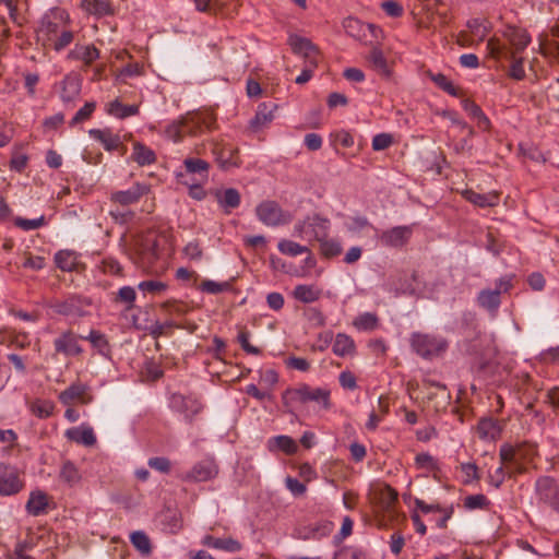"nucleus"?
I'll return each mask as SVG.
<instances>
[{
	"label": "nucleus",
	"instance_id": "obj_36",
	"mask_svg": "<svg viewBox=\"0 0 559 559\" xmlns=\"http://www.w3.org/2000/svg\"><path fill=\"white\" fill-rule=\"evenodd\" d=\"M218 204L224 207L227 212L230 209H236L240 204V194L238 190L228 188L224 191H217L215 193Z\"/></svg>",
	"mask_w": 559,
	"mask_h": 559
},
{
	"label": "nucleus",
	"instance_id": "obj_56",
	"mask_svg": "<svg viewBox=\"0 0 559 559\" xmlns=\"http://www.w3.org/2000/svg\"><path fill=\"white\" fill-rule=\"evenodd\" d=\"M147 464L151 468L164 474H168L171 469V462L164 456L151 457Z\"/></svg>",
	"mask_w": 559,
	"mask_h": 559
},
{
	"label": "nucleus",
	"instance_id": "obj_15",
	"mask_svg": "<svg viewBox=\"0 0 559 559\" xmlns=\"http://www.w3.org/2000/svg\"><path fill=\"white\" fill-rule=\"evenodd\" d=\"M81 336L75 334L72 330L62 332L55 341L53 347L56 354H63L66 356H79L83 353L79 341Z\"/></svg>",
	"mask_w": 559,
	"mask_h": 559
},
{
	"label": "nucleus",
	"instance_id": "obj_8",
	"mask_svg": "<svg viewBox=\"0 0 559 559\" xmlns=\"http://www.w3.org/2000/svg\"><path fill=\"white\" fill-rule=\"evenodd\" d=\"M136 259L144 270L152 269L159 259V238L154 234L144 236L135 248Z\"/></svg>",
	"mask_w": 559,
	"mask_h": 559
},
{
	"label": "nucleus",
	"instance_id": "obj_2",
	"mask_svg": "<svg viewBox=\"0 0 559 559\" xmlns=\"http://www.w3.org/2000/svg\"><path fill=\"white\" fill-rule=\"evenodd\" d=\"M537 454L536 445L528 442L515 445L503 443L499 450L500 463L507 465L509 478H516L519 475L525 474Z\"/></svg>",
	"mask_w": 559,
	"mask_h": 559
},
{
	"label": "nucleus",
	"instance_id": "obj_34",
	"mask_svg": "<svg viewBox=\"0 0 559 559\" xmlns=\"http://www.w3.org/2000/svg\"><path fill=\"white\" fill-rule=\"evenodd\" d=\"M131 158L140 166L151 165L156 162V154L142 142H135Z\"/></svg>",
	"mask_w": 559,
	"mask_h": 559
},
{
	"label": "nucleus",
	"instance_id": "obj_22",
	"mask_svg": "<svg viewBox=\"0 0 559 559\" xmlns=\"http://www.w3.org/2000/svg\"><path fill=\"white\" fill-rule=\"evenodd\" d=\"M277 105L272 102H264L258 106L255 116L250 121V128L253 131H259L266 127L274 119V112Z\"/></svg>",
	"mask_w": 559,
	"mask_h": 559
},
{
	"label": "nucleus",
	"instance_id": "obj_57",
	"mask_svg": "<svg viewBox=\"0 0 559 559\" xmlns=\"http://www.w3.org/2000/svg\"><path fill=\"white\" fill-rule=\"evenodd\" d=\"M185 255L190 260L199 261L202 259L203 250L198 240L190 241L183 248Z\"/></svg>",
	"mask_w": 559,
	"mask_h": 559
},
{
	"label": "nucleus",
	"instance_id": "obj_51",
	"mask_svg": "<svg viewBox=\"0 0 559 559\" xmlns=\"http://www.w3.org/2000/svg\"><path fill=\"white\" fill-rule=\"evenodd\" d=\"M200 289L209 294H219L230 289V284L228 282L216 283L214 281L206 280L201 283Z\"/></svg>",
	"mask_w": 559,
	"mask_h": 559
},
{
	"label": "nucleus",
	"instance_id": "obj_5",
	"mask_svg": "<svg viewBox=\"0 0 559 559\" xmlns=\"http://www.w3.org/2000/svg\"><path fill=\"white\" fill-rule=\"evenodd\" d=\"M412 349L425 359H431L444 353L447 340L428 333L415 332L409 338Z\"/></svg>",
	"mask_w": 559,
	"mask_h": 559
},
{
	"label": "nucleus",
	"instance_id": "obj_11",
	"mask_svg": "<svg viewBox=\"0 0 559 559\" xmlns=\"http://www.w3.org/2000/svg\"><path fill=\"white\" fill-rule=\"evenodd\" d=\"M535 488L538 500L559 512V483L552 477L542 476Z\"/></svg>",
	"mask_w": 559,
	"mask_h": 559
},
{
	"label": "nucleus",
	"instance_id": "obj_43",
	"mask_svg": "<svg viewBox=\"0 0 559 559\" xmlns=\"http://www.w3.org/2000/svg\"><path fill=\"white\" fill-rule=\"evenodd\" d=\"M428 76L439 88L447 92L448 94H450L452 96L460 95V92H461L460 88L456 87L452 83V81H450L444 74L428 72Z\"/></svg>",
	"mask_w": 559,
	"mask_h": 559
},
{
	"label": "nucleus",
	"instance_id": "obj_54",
	"mask_svg": "<svg viewBox=\"0 0 559 559\" xmlns=\"http://www.w3.org/2000/svg\"><path fill=\"white\" fill-rule=\"evenodd\" d=\"M14 224L15 226L22 228L23 230H33L41 227L45 224V217L40 216L35 219L16 217Z\"/></svg>",
	"mask_w": 559,
	"mask_h": 559
},
{
	"label": "nucleus",
	"instance_id": "obj_21",
	"mask_svg": "<svg viewBox=\"0 0 559 559\" xmlns=\"http://www.w3.org/2000/svg\"><path fill=\"white\" fill-rule=\"evenodd\" d=\"M185 171L178 175H187L190 180L207 181L210 165L201 158H186L183 160Z\"/></svg>",
	"mask_w": 559,
	"mask_h": 559
},
{
	"label": "nucleus",
	"instance_id": "obj_55",
	"mask_svg": "<svg viewBox=\"0 0 559 559\" xmlns=\"http://www.w3.org/2000/svg\"><path fill=\"white\" fill-rule=\"evenodd\" d=\"M333 559H365V552L353 547H343L335 552Z\"/></svg>",
	"mask_w": 559,
	"mask_h": 559
},
{
	"label": "nucleus",
	"instance_id": "obj_37",
	"mask_svg": "<svg viewBox=\"0 0 559 559\" xmlns=\"http://www.w3.org/2000/svg\"><path fill=\"white\" fill-rule=\"evenodd\" d=\"M274 448L281 450L287 455H293L298 450L296 441L288 436H277L272 438L269 442V449L272 451Z\"/></svg>",
	"mask_w": 559,
	"mask_h": 559
},
{
	"label": "nucleus",
	"instance_id": "obj_42",
	"mask_svg": "<svg viewBox=\"0 0 559 559\" xmlns=\"http://www.w3.org/2000/svg\"><path fill=\"white\" fill-rule=\"evenodd\" d=\"M353 325L361 331H373L379 326V318L376 313L365 312L354 320Z\"/></svg>",
	"mask_w": 559,
	"mask_h": 559
},
{
	"label": "nucleus",
	"instance_id": "obj_41",
	"mask_svg": "<svg viewBox=\"0 0 559 559\" xmlns=\"http://www.w3.org/2000/svg\"><path fill=\"white\" fill-rule=\"evenodd\" d=\"M329 221L320 217L319 215H314L312 217H307L304 221L298 222L295 225V231L297 235L302 236L309 233V226H321L324 231L328 229Z\"/></svg>",
	"mask_w": 559,
	"mask_h": 559
},
{
	"label": "nucleus",
	"instance_id": "obj_7",
	"mask_svg": "<svg viewBox=\"0 0 559 559\" xmlns=\"http://www.w3.org/2000/svg\"><path fill=\"white\" fill-rule=\"evenodd\" d=\"M24 487V473L15 466L0 463V496H15Z\"/></svg>",
	"mask_w": 559,
	"mask_h": 559
},
{
	"label": "nucleus",
	"instance_id": "obj_44",
	"mask_svg": "<svg viewBox=\"0 0 559 559\" xmlns=\"http://www.w3.org/2000/svg\"><path fill=\"white\" fill-rule=\"evenodd\" d=\"M318 241L320 242V253L325 259H332L342 253V246L338 241L325 237L318 239Z\"/></svg>",
	"mask_w": 559,
	"mask_h": 559
},
{
	"label": "nucleus",
	"instance_id": "obj_18",
	"mask_svg": "<svg viewBox=\"0 0 559 559\" xmlns=\"http://www.w3.org/2000/svg\"><path fill=\"white\" fill-rule=\"evenodd\" d=\"M412 233L411 226H396L384 230L379 236V240L385 247L401 248L408 242Z\"/></svg>",
	"mask_w": 559,
	"mask_h": 559
},
{
	"label": "nucleus",
	"instance_id": "obj_4",
	"mask_svg": "<svg viewBox=\"0 0 559 559\" xmlns=\"http://www.w3.org/2000/svg\"><path fill=\"white\" fill-rule=\"evenodd\" d=\"M506 37L511 46V50L499 45V43L490 39L487 44L490 55L493 58H513L518 53L522 52L531 41V37L526 31L521 28H509L506 32Z\"/></svg>",
	"mask_w": 559,
	"mask_h": 559
},
{
	"label": "nucleus",
	"instance_id": "obj_16",
	"mask_svg": "<svg viewBox=\"0 0 559 559\" xmlns=\"http://www.w3.org/2000/svg\"><path fill=\"white\" fill-rule=\"evenodd\" d=\"M218 468L213 461H202L197 463L191 471L181 476L183 481L201 483L215 478Z\"/></svg>",
	"mask_w": 559,
	"mask_h": 559
},
{
	"label": "nucleus",
	"instance_id": "obj_33",
	"mask_svg": "<svg viewBox=\"0 0 559 559\" xmlns=\"http://www.w3.org/2000/svg\"><path fill=\"white\" fill-rule=\"evenodd\" d=\"M81 7L87 13L97 16L114 14V9L107 0H82Z\"/></svg>",
	"mask_w": 559,
	"mask_h": 559
},
{
	"label": "nucleus",
	"instance_id": "obj_46",
	"mask_svg": "<svg viewBox=\"0 0 559 559\" xmlns=\"http://www.w3.org/2000/svg\"><path fill=\"white\" fill-rule=\"evenodd\" d=\"M368 61L376 71L388 75V63L381 49L373 47L368 56Z\"/></svg>",
	"mask_w": 559,
	"mask_h": 559
},
{
	"label": "nucleus",
	"instance_id": "obj_20",
	"mask_svg": "<svg viewBox=\"0 0 559 559\" xmlns=\"http://www.w3.org/2000/svg\"><path fill=\"white\" fill-rule=\"evenodd\" d=\"M171 406L179 413L183 414L185 417L192 421L193 417L198 415L203 406L194 397L183 396L180 394H174L171 397Z\"/></svg>",
	"mask_w": 559,
	"mask_h": 559
},
{
	"label": "nucleus",
	"instance_id": "obj_45",
	"mask_svg": "<svg viewBox=\"0 0 559 559\" xmlns=\"http://www.w3.org/2000/svg\"><path fill=\"white\" fill-rule=\"evenodd\" d=\"M60 478L68 485L74 486L81 480V474L71 461H67L61 467Z\"/></svg>",
	"mask_w": 559,
	"mask_h": 559
},
{
	"label": "nucleus",
	"instance_id": "obj_26",
	"mask_svg": "<svg viewBox=\"0 0 559 559\" xmlns=\"http://www.w3.org/2000/svg\"><path fill=\"white\" fill-rule=\"evenodd\" d=\"M278 250L286 255L296 257L298 254H307L306 263L310 266L314 265V260L312 258L311 250L306 247L301 246L293 240L283 239L277 245Z\"/></svg>",
	"mask_w": 559,
	"mask_h": 559
},
{
	"label": "nucleus",
	"instance_id": "obj_6",
	"mask_svg": "<svg viewBox=\"0 0 559 559\" xmlns=\"http://www.w3.org/2000/svg\"><path fill=\"white\" fill-rule=\"evenodd\" d=\"M207 129L209 123L200 115H192L181 121L171 123L166 133L169 139L179 140L187 136H203Z\"/></svg>",
	"mask_w": 559,
	"mask_h": 559
},
{
	"label": "nucleus",
	"instance_id": "obj_19",
	"mask_svg": "<svg viewBox=\"0 0 559 559\" xmlns=\"http://www.w3.org/2000/svg\"><path fill=\"white\" fill-rule=\"evenodd\" d=\"M288 44L295 53L301 55L312 67H317L319 52L308 38L292 35L289 36Z\"/></svg>",
	"mask_w": 559,
	"mask_h": 559
},
{
	"label": "nucleus",
	"instance_id": "obj_35",
	"mask_svg": "<svg viewBox=\"0 0 559 559\" xmlns=\"http://www.w3.org/2000/svg\"><path fill=\"white\" fill-rule=\"evenodd\" d=\"M293 296L298 301L310 304L317 301L321 296V290L314 285H297Z\"/></svg>",
	"mask_w": 559,
	"mask_h": 559
},
{
	"label": "nucleus",
	"instance_id": "obj_52",
	"mask_svg": "<svg viewBox=\"0 0 559 559\" xmlns=\"http://www.w3.org/2000/svg\"><path fill=\"white\" fill-rule=\"evenodd\" d=\"M90 341L94 347H96L99 353L104 354V352L108 348V342L103 333L96 330H92L88 336L84 337Z\"/></svg>",
	"mask_w": 559,
	"mask_h": 559
},
{
	"label": "nucleus",
	"instance_id": "obj_24",
	"mask_svg": "<svg viewBox=\"0 0 559 559\" xmlns=\"http://www.w3.org/2000/svg\"><path fill=\"white\" fill-rule=\"evenodd\" d=\"M50 497L43 490H33L29 493L28 501L26 502L25 509L28 514L38 516L47 511L49 506Z\"/></svg>",
	"mask_w": 559,
	"mask_h": 559
},
{
	"label": "nucleus",
	"instance_id": "obj_53",
	"mask_svg": "<svg viewBox=\"0 0 559 559\" xmlns=\"http://www.w3.org/2000/svg\"><path fill=\"white\" fill-rule=\"evenodd\" d=\"M506 477H508L507 465L503 463H500V466L495 472H490L488 474V481L495 488H499L502 485V483L504 481Z\"/></svg>",
	"mask_w": 559,
	"mask_h": 559
},
{
	"label": "nucleus",
	"instance_id": "obj_10",
	"mask_svg": "<svg viewBox=\"0 0 559 559\" xmlns=\"http://www.w3.org/2000/svg\"><path fill=\"white\" fill-rule=\"evenodd\" d=\"M212 152L223 170L238 167L241 163L239 150L233 142H213Z\"/></svg>",
	"mask_w": 559,
	"mask_h": 559
},
{
	"label": "nucleus",
	"instance_id": "obj_31",
	"mask_svg": "<svg viewBox=\"0 0 559 559\" xmlns=\"http://www.w3.org/2000/svg\"><path fill=\"white\" fill-rule=\"evenodd\" d=\"M332 350L336 356L340 357L352 356L356 352V345L349 335L345 333H337Z\"/></svg>",
	"mask_w": 559,
	"mask_h": 559
},
{
	"label": "nucleus",
	"instance_id": "obj_32",
	"mask_svg": "<svg viewBox=\"0 0 559 559\" xmlns=\"http://www.w3.org/2000/svg\"><path fill=\"white\" fill-rule=\"evenodd\" d=\"M55 262L57 266L63 272L78 271L81 265L78 261L76 254L69 250H61L56 253Z\"/></svg>",
	"mask_w": 559,
	"mask_h": 559
},
{
	"label": "nucleus",
	"instance_id": "obj_30",
	"mask_svg": "<svg viewBox=\"0 0 559 559\" xmlns=\"http://www.w3.org/2000/svg\"><path fill=\"white\" fill-rule=\"evenodd\" d=\"M106 111L112 117L124 119L127 117L135 116L139 112V106L124 105L116 98L106 105Z\"/></svg>",
	"mask_w": 559,
	"mask_h": 559
},
{
	"label": "nucleus",
	"instance_id": "obj_39",
	"mask_svg": "<svg viewBox=\"0 0 559 559\" xmlns=\"http://www.w3.org/2000/svg\"><path fill=\"white\" fill-rule=\"evenodd\" d=\"M177 180L189 188V195L192 199L201 201L206 197V192L203 189L205 181L190 180L187 178V175H177Z\"/></svg>",
	"mask_w": 559,
	"mask_h": 559
},
{
	"label": "nucleus",
	"instance_id": "obj_9",
	"mask_svg": "<svg viewBox=\"0 0 559 559\" xmlns=\"http://www.w3.org/2000/svg\"><path fill=\"white\" fill-rule=\"evenodd\" d=\"M512 278L513 276L501 277L496 283L495 289H483L477 296L478 305L490 312H496L501 302L500 295L508 293L513 287Z\"/></svg>",
	"mask_w": 559,
	"mask_h": 559
},
{
	"label": "nucleus",
	"instance_id": "obj_50",
	"mask_svg": "<svg viewBox=\"0 0 559 559\" xmlns=\"http://www.w3.org/2000/svg\"><path fill=\"white\" fill-rule=\"evenodd\" d=\"M136 294L134 288L130 286L121 287L117 296L115 297L116 302H124L128 305L127 309H131L133 307V302L135 300Z\"/></svg>",
	"mask_w": 559,
	"mask_h": 559
},
{
	"label": "nucleus",
	"instance_id": "obj_27",
	"mask_svg": "<svg viewBox=\"0 0 559 559\" xmlns=\"http://www.w3.org/2000/svg\"><path fill=\"white\" fill-rule=\"evenodd\" d=\"M518 150L519 155L523 158L524 162H546L545 153L540 150L536 142H519Z\"/></svg>",
	"mask_w": 559,
	"mask_h": 559
},
{
	"label": "nucleus",
	"instance_id": "obj_47",
	"mask_svg": "<svg viewBox=\"0 0 559 559\" xmlns=\"http://www.w3.org/2000/svg\"><path fill=\"white\" fill-rule=\"evenodd\" d=\"M132 545L143 555H148L152 551V544L148 536L141 531L133 532L130 536Z\"/></svg>",
	"mask_w": 559,
	"mask_h": 559
},
{
	"label": "nucleus",
	"instance_id": "obj_63",
	"mask_svg": "<svg viewBox=\"0 0 559 559\" xmlns=\"http://www.w3.org/2000/svg\"><path fill=\"white\" fill-rule=\"evenodd\" d=\"M164 309H166L170 314H185L187 313L190 308L187 304L178 300H169L163 304L162 306Z\"/></svg>",
	"mask_w": 559,
	"mask_h": 559
},
{
	"label": "nucleus",
	"instance_id": "obj_58",
	"mask_svg": "<svg viewBox=\"0 0 559 559\" xmlns=\"http://www.w3.org/2000/svg\"><path fill=\"white\" fill-rule=\"evenodd\" d=\"M167 285L159 281H143L139 284V289L144 293L158 294L166 290Z\"/></svg>",
	"mask_w": 559,
	"mask_h": 559
},
{
	"label": "nucleus",
	"instance_id": "obj_17",
	"mask_svg": "<svg viewBox=\"0 0 559 559\" xmlns=\"http://www.w3.org/2000/svg\"><path fill=\"white\" fill-rule=\"evenodd\" d=\"M81 86V80L75 73L67 74L61 82L55 85L59 92L61 100L64 104H70L79 97Z\"/></svg>",
	"mask_w": 559,
	"mask_h": 559
},
{
	"label": "nucleus",
	"instance_id": "obj_62",
	"mask_svg": "<svg viewBox=\"0 0 559 559\" xmlns=\"http://www.w3.org/2000/svg\"><path fill=\"white\" fill-rule=\"evenodd\" d=\"M249 332L246 331V330H241L238 334V342L241 346V348L248 353V354H251V355H259L261 354V349L251 345L250 342H249Z\"/></svg>",
	"mask_w": 559,
	"mask_h": 559
},
{
	"label": "nucleus",
	"instance_id": "obj_23",
	"mask_svg": "<svg viewBox=\"0 0 559 559\" xmlns=\"http://www.w3.org/2000/svg\"><path fill=\"white\" fill-rule=\"evenodd\" d=\"M461 194L466 201H468L479 207H493V206L498 205L499 198H500V194L497 191L481 194V193L475 192L472 189H465L461 192Z\"/></svg>",
	"mask_w": 559,
	"mask_h": 559
},
{
	"label": "nucleus",
	"instance_id": "obj_13",
	"mask_svg": "<svg viewBox=\"0 0 559 559\" xmlns=\"http://www.w3.org/2000/svg\"><path fill=\"white\" fill-rule=\"evenodd\" d=\"M257 215L261 222L269 226L286 224L290 221L289 215L285 214L274 201L262 202L257 207Z\"/></svg>",
	"mask_w": 559,
	"mask_h": 559
},
{
	"label": "nucleus",
	"instance_id": "obj_38",
	"mask_svg": "<svg viewBox=\"0 0 559 559\" xmlns=\"http://www.w3.org/2000/svg\"><path fill=\"white\" fill-rule=\"evenodd\" d=\"M399 493L390 485H385L378 493V500L381 509L386 512H392L395 503L397 502Z\"/></svg>",
	"mask_w": 559,
	"mask_h": 559
},
{
	"label": "nucleus",
	"instance_id": "obj_60",
	"mask_svg": "<svg viewBox=\"0 0 559 559\" xmlns=\"http://www.w3.org/2000/svg\"><path fill=\"white\" fill-rule=\"evenodd\" d=\"M216 549L227 552H238L242 549V545L231 537L219 538L218 544H216Z\"/></svg>",
	"mask_w": 559,
	"mask_h": 559
},
{
	"label": "nucleus",
	"instance_id": "obj_3",
	"mask_svg": "<svg viewBox=\"0 0 559 559\" xmlns=\"http://www.w3.org/2000/svg\"><path fill=\"white\" fill-rule=\"evenodd\" d=\"M330 394L331 392L326 389L300 384L297 388L287 389L283 393L282 399L286 406H290L294 403L306 404L316 402L321 404L324 409H329L331 407Z\"/></svg>",
	"mask_w": 559,
	"mask_h": 559
},
{
	"label": "nucleus",
	"instance_id": "obj_59",
	"mask_svg": "<svg viewBox=\"0 0 559 559\" xmlns=\"http://www.w3.org/2000/svg\"><path fill=\"white\" fill-rule=\"evenodd\" d=\"M461 471L465 475L464 484H469L473 480L478 481L480 479L478 467L475 463L461 464Z\"/></svg>",
	"mask_w": 559,
	"mask_h": 559
},
{
	"label": "nucleus",
	"instance_id": "obj_48",
	"mask_svg": "<svg viewBox=\"0 0 559 559\" xmlns=\"http://www.w3.org/2000/svg\"><path fill=\"white\" fill-rule=\"evenodd\" d=\"M489 506V499L483 493L471 495L464 499V507L468 510L488 509Z\"/></svg>",
	"mask_w": 559,
	"mask_h": 559
},
{
	"label": "nucleus",
	"instance_id": "obj_40",
	"mask_svg": "<svg viewBox=\"0 0 559 559\" xmlns=\"http://www.w3.org/2000/svg\"><path fill=\"white\" fill-rule=\"evenodd\" d=\"M477 433L480 439H496L499 435V427L495 419L483 418L478 421Z\"/></svg>",
	"mask_w": 559,
	"mask_h": 559
},
{
	"label": "nucleus",
	"instance_id": "obj_1",
	"mask_svg": "<svg viewBox=\"0 0 559 559\" xmlns=\"http://www.w3.org/2000/svg\"><path fill=\"white\" fill-rule=\"evenodd\" d=\"M68 17V14L60 13L52 16L46 15L41 20L37 35L44 46L61 51L73 41L74 33L63 25Z\"/></svg>",
	"mask_w": 559,
	"mask_h": 559
},
{
	"label": "nucleus",
	"instance_id": "obj_14",
	"mask_svg": "<svg viewBox=\"0 0 559 559\" xmlns=\"http://www.w3.org/2000/svg\"><path fill=\"white\" fill-rule=\"evenodd\" d=\"M151 187L148 185L136 182L126 191H116L110 194V202L120 206H129L139 202V200L148 194Z\"/></svg>",
	"mask_w": 559,
	"mask_h": 559
},
{
	"label": "nucleus",
	"instance_id": "obj_64",
	"mask_svg": "<svg viewBox=\"0 0 559 559\" xmlns=\"http://www.w3.org/2000/svg\"><path fill=\"white\" fill-rule=\"evenodd\" d=\"M415 463L418 468H426L433 471L437 468L436 460L429 453H419L415 457Z\"/></svg>",
	"mask_w": 559,
	"mask_h": 559
},
{
	"label": "nucleus",
	"instance_id": "obj_61",
	"mask_svg": "<svg viewBox=\"0 0 559 559\" xmlns=\"http://www.w3.org/2000/svg\"><path fill=\"white\" fill-rule=\"evenodd\" d=\"M381 8L391 17H400L404 12L403 5L394 0L383 1Z\"/></svg>",
	"mask_w": 559,
	"mask_h": 559
},
{
	"label": "nucleus",
	"instance_id": "obj_49",
	"mask_svg": "<svg viewBox=\"0 0 559 559\" xmlns=\"http://www.w3.org/2000/svg\"><path fill=\"white\" fill-rule=\"evenodd\" d=\"M53 403L50 401H36L32 404L31 411L38 418H48L52 415Z\"/></svg>",
	"mask_w": 559,
	"mask_h": 559
},
{
	"label": "nucleus",
	"instance_id": "obj_12",
	"mask_svg": "<svg viewBox=\"0 0 559 559\" xmlns=\"http://www.w3.org/2000/svg\"><path fill=\"white\" fill-rule=\"evenodd\" d=\"M58 397L59 401L66 406H72L76 403L86 405L93 401L90 386L80 381L72 383L68 389L60 392Z\"/></svg>",
	"mask_w": 559,
	"mask_h": 559
},
{
	"label": "nucleus",
	"instance_id": "obj_25",
	"mask_svg": "<svg viewBox=\"0 0 559 559\" xmlns=\"http://www.w3.org/2000/svg\"><path fill=\"white\" fill-rule=\"evenodd\" d=\"M66 437L73 442L85 447H93L96 443V437L91 427L81 426L70 428L66 431Z\"/></svg>",
	"mask_w": 559,
	"mask_h": 559
},
{
	"label": "nucleus",
	"instance_id": "obj_28",
	"mask_svg": "<svg viewBox=\"0 0 559 559\" xmlns=\"http://www.w3.org/2000/svg\"><path fill=\"white\" fill-rule=\"evenodd\" d=\"M68 58L81 60L85 66H90L99 58V50L93 45L75 46L74 49L69 52Z\"/></svg>",
	"mask_w": 559,
	"mask_h": 559
},
{
	"label": "nucleus",
	"instance_id": "obj_29",
	"mask_svg": "<svg viewBox=\"0 0 559 559\" xmlns=\"http://www.w3.org/2000/svg\"><path fill=\"white\" fill-rule=\"evenodd\" d=\"M345 32L356 38H360V33L365 31H369L373 37H378L377 33H380V29L373 24H365L359 20L354 17H348L344 21Z\"/></svg>",
	"mask_w": 559,
	"mask_h": 559
}]
</instances>
